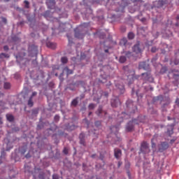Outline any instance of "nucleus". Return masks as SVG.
<instances>
[{
    "label": "nucleus",
    "instance_id": "423d86ee",
    "mask_svg": "<svg viewBox=\"0 0 179 179\" xmlns=\"http://www.w3.org/2000/svg\"><path fill=\"white\" fill-rule=\"evenodd\" d=\"M132 50L133 52H135L136 54H141V52H142V48H141V43L139 42H137L136 44L134 45Z\"/></svg>",
    "mask_w": 179,
    "mask_h": 179
},
{
    "label": "nucleus",
    "instance_id": "9d476101",
    "mask_svg": "<svg viewBox=\"0 0 179 179\" xmlns=\"http://www.w3.org/2000/svg\"><path fill=\"white\" fill-rule=\"evenodd\" d=\"M120 45H123L124 47L129 48V47H131V43H128V40H127L126 38H123L120 41Z\"/></svg>",
    "mask_w": 179,
    "mask_h": 179
},
{
    "label": "nucleus",
    "instance_id": "4468645a",
    "mask_svg": "<svg viewBox=\"0 0 179 179\" xmlns=\"http://www.w3.org/2000/svg\"><path fill=\"white\" fill-rule=\"evenodd\" d=\"M103 113L104 114V115H107V112L103 110V107L99 106L98 110L96 112V115H98V117H102L101 114Z\"/></svg>",
    "mask_w": 179,
    "mask_h": 179
},
{
    "label": "nucleus",
    "instance_id": "58836bf2",
    "mask_svg": "<svg viewBox=\"0 0 179 179\" xmlns=\"http://www.w3.org/2000/svg\"><path fill=\"white\" fill-rule=\"evenodd\" d=\"M68 39H69V44H72V43H73L72 41V39H71V38L69 37V36L67 35Z\"/></svg>",
    "mask_w": 179,
    "mask_h": 179
},
{
    "label": "nucleus",
    "instance_id": "ea45409f",
    "mask_svg": "<svg viewBox=\"0 0 179 179\" xmlns=\"http://www.w3.org/2000/svg\"><path fill=\"white\" fill-rule=\"evenodd\" d=\"M131 55H132V52H126V57H131Z\"/></svg>",
    "mask_w": 179,
    "mask_h": 179
},
{
    "label": "nucleus",
    "instance_id": "e2e57ef3",
    "mask_svg": "<svg viewBox=\"0 0 179 179\" xmlns=\"http://www.w3.org/2000/svg\"><path fill=\"white\" fill-rule=\"evenodd\" d=\"M176 19L177 20H179V15H177Z\"/></svg>",
    "mask_w": 179,
    "mask_h": 179
},
{
    "label": "nucleus",
    "instance_id": "6ab92c4d",
    "mask_svg": "<svg viewBox=\"0 0 179 179\" xmlns=\"http://www.w3.org/2000/svg\"><path fill=\"white\" fill-rule=\"evenodd\" d=\"M34 103L33 102V98L29 97V100H28V106L29 107H33Z\"/></svg>",
    "mask_w": 179,
    "mask_h": 179
},
{
    "label": "nucleus",
    "instance_id": "052dcab7",
    "mask_svg": "<svg viewBox=\"0 0 179 179\" xmlns=\"http://www.w3.org/2000/svg\"><path fill=\"white\" fill-rule=\"evenodd\" d=\"M171 143H174V140H171Z\"/></svg>",
    "mask_w": 179,
    "mask_h": 179
},
{
    "label": "nucleus",
    "instance_id": "0eeeda50",
    "mask_svg": "<svg viewBox=\"0 0 179 179\" xmlns=\"http://www.w3.org/2000/svg\"><path fill=\"white\" fill-rule=\"evenodd\" d=\"M138 69H144V71H148L149 69V64L146 62H141L138 64Z\"/></svg>",
    "mask_w": 179,
    "mask_h": 179
},
{
    "label": "nucleus",
    "instance_id": "5701e85b",
    "mask_svg": "<svg viewBox=\"0 0 179 179\" xmlns=\"http://www.w3.org/2000/svg\"><path fill=\"white\" fill-rule=\"evenodd\" d=\"M120 64H124V62H125L127 61V57H125V56H121L120 57Z\"/></svg>",
    "mask_w": 179,
    "mask_h": 179
},
{
    "label": "nucleus",
    "instance_id": "72a5a7b5",
    "mask_svg": "<svg viewBox=\"0 0 179 179\" xmlns=\"http://www.w3.org/2000/svg\"><path fill=\"white\" fill-rule=\"evenodd\" d=\"M54 119H55V121L56 122L59 121V116L58 115H56Z\"/></svg>",
    "mask_w": 179,
    "mask_h": 179
},
{
    "label": "nucleus",
    "instance_id": "3c124183",
    "mask_svg": "<svg viewBox=\"0 0 179 179\" xmlns=\"http://www.w3.org/2000/svg\"><path fill=\"white\" fill-rule=\"evenodd\" d=\"M13 40L14 41H17V38H16V36L13 37Z\"/></svg>",
    "mask_w": 179,
    "mask_h": 179
},
{
    "label": "nucleus",
    "instance_id": "aec40b11",
    "mask_svg": "<svg viewBox=\"0 0 179 179\" xmlns=\"http://www.w3.org/2000/svg\"><path fill=\"white\" fill-rule=\"evenodd\" d=\"M128 38L129 40H134V38H135V34L132 32H129L128 34Z\"/></svg>",
    "mask_w": 179,
    "mask_h": 179
},
{
    "label": "nucleus",
    "instance_id": "1a4fd4ad",
    "mask_svg": "<svg viewBox=\"0 0 179 179\" xmlns=\"http://www.w3.org/2000/svg\"><path fill=\"white\" fill-rule=\"evenodd\" d=\"M167 149H169V143L167 142H162L159 148V152H163Z\"/></svg>",
    "mask_w": 179,
    "mask_h": 179
},
{
    "label": "nucleus",
    "instance_id": "473e14b6",
    "mask_svg": "<svg viewBox=\"0 0 179 179\" xmlns=\"http://www.w3.org/2000/svg\"><path fill=\"white\" fill-rule=\"evenodd\" d=\"M80 139H85V134L81 133L79 136Z\"/></svg>",
    "mask_w": 179,
    "mask_h": 179
},
{
    "label": "nucleus",
    "instance_id": "774afa93",
    "mask_svg": "<svg viewBox=\"0 0 179 179\" xmlns=\"http://www.w3.org/2000/svg\"><path fill=\"white\" fill-rule=\"evenodd\" d=\"M55 76H58V73H55Z\"/></svg>",
    "mask_w": 179,
    "mask_h": 179
},
{
    "label": "nucleus",
    "instance_id": "0e129e2a",
    "mask_svg": "<svg viewBox=\"0 0 179 179\" xmlns=\"http://www.w3.org/2000/svg\"><path fill=\"white\" fill-rule=\"evenodd\" d=\"M105 52H108V49L105 50Z\"/></svg>",
    "mask_w": 179,
    "mask_h": 179
},
{
    "label": "nucleus",
    "instance_id": "79ce46f5",
    "mask_svg": "<svg viewBox=\"0 0 179 179\" xmlns=\"http://www.w3.org/2000/svg\"><path fill=\"white\" fill-rule=\"evenodd\" d=\"M49 14H50V11H46V12L44 13L45 17H47Z\"/></svg>",
    "mask_w": 179,
    "mask_h": 179
},
{
    "label": "nucleus",
    "instance_id": "c85d7f7f",
    "mask_svg": "<svg viewBox=\"0 0 179 179\" xmlns=\"http://www.w3.org/2000/svg\"><path fill=\"white\" fill-rule=\"evenodd\" d=\"M128 117H129V115L126 114L125 113H122V118H124V120H127V118H128Z\"/></svg>",
    "mask_w": 179,
    "mask_h": 179
},
{
    "label": "nucleus",
    "instance_id": "13d9d810",
    "mask_svg": "<svg viewBox=\"0 0 179 179\" xmlns=\"http://www.w3.org/2000/svg\"><path fill=\"white\" fill-rule=\"evenodd\" d=\"M25 157H26L27 159H29V157H30V156H29V154H27V155L25 156Z\"/></svg>",
    "mask_w": 179,
    "mask_h": 179
},
{
    "label": "nucleus",
    "instance_id": "39448f33",
    "mask_svg": "<svg viewBox=\"0 0 179 179\" xmlns=\"http://www.w3.org/2000/svg\"><path fill=\"white\" fill-rule=\"evenodd\" d=\"M111 106L113 108L118 107L121 105V101H120V98L117 96H115V98H113L110 101Z\"/></svg>",
    "mask_w": 179,
    "mask_h": 179
},
{
    "label": "nucleus",
    "instance_id": "f03ea898",
    "mask_svg": "<svg viewBox=\"0 0 179 179\" xmlns=\"http://www.w3.org/2000/svg\"><path fill=\"white\" fill-rule=\"evenodd\" d=\"M141 153H144L146 155L150 152V149H149V144L146 142H143L141 148Z\"/></svg>",
    "mask_w": 179,
    "mask_h": 179
},
{
    "label": "nucleus",
    "instance_id": "a211bd4d",
    "mask_svg": "<svg viewBox=\"0 0 179 179\" xmlns=\"http://www.w3.org/2000/svg\"><path fill=\"white\" fill-rule=\"evenodd\" d=\"M46 45L48 47V48H52V50H55L57 48V44L52 42H47Z\"/></svg>",
    "mask_w": 179,
    "mask_h": 179
},
{
    "label": "nucleus",
    "instance_id": "9b49d317",
    "mask_svg": "<svg viewBox=\"0 0 179 179\" xmlns=\"http://www.w3.org/2000/svg\"><path fill=\"white\" fill-rule=\"evenodd\" d=\"M173 129H174V124L168 125L166 134L167 135H169V136H171L173 135V134H174Z\"/></svg>",
    "mask_w": 179,
    "mask_h": 179
},
{
    "label": "nucleus",
    "instance_id": "393cba45",
    "mask_svg": "<svg viewBox=\"0 0 179 179\" xmlns=\"http://www.w3.org/2000/svg\"><path fill=\"white\" fill-rule=\"evenodd\" d=\"M62 64H66L68 62V58L66 57H63L61 59Z\"/></svg>",
    "mask_w": 179,
    "mask_h": 179
},
{
    "label": "nucleus",
    "instance_id": "a878e982",
    "mask_svg": "<svg viewBox=\"0 0 179 179\" xmlns=\"http://www.w3.org/2000/svg\"><path fill=\"white\" fill-rule=\"evenodd\" d=\"M95 107H96V105L94 103H90L88 108L89 110H94Z\"/></svg>",
    "mask_w": 179,
    "mask_h": 179
},
{
    "label": "nucleus",
    "instance_id": "cd10ccee",
    "mask_svg": "<svg viewBox=\"0 0 179 179\" xmlns=\"http://www.w3.org/2000/svg\"><path fill=\"white\" fill-rule=\"evenodd\" d=\"M80 143L83 146H86V143L85 142V138H80Z\"/></svg>",
    "mask_w": 179,
    "mask_h": 179
},
{
    "label": "nucleus",
    "instance_id": "c9c22d12",
    "mask_svg": "<svg viewBox=\"0 0 179 179\" xmlns=\"http://www.w3.org/2000/svg\"><path fill=\"white\" fill-rule=\"evenodd\" d=\"M63 152L64 153V155H68V148H64L63 150Z\"/></svg>",
    "mask_w": 179,
    "mask_h": 179
},
{
    "label": "nucleus",
    "instance_id": "69168bd1",
    "mask_svg": "<svg viewBox=\"0 0 179 179\" xmlns=\"http://www.w3.org/2000/svg\"><path fill=\"white\" fill-rule=\"evenodd\" d=\"M88 115H92V112H90Z\"/></svg>",
    "mask_w": 179,
    "mask_h": 179
},
{
    "label": "nucleus",
    "instance_id": "de8ad7c7",
    "mask_svg": "<svg viewBox=\"0 0 179 179\" xmlns=\"http://www.w3.org/2000/svg\"><path fill=\"white\" fill-rule=\"evenodd\" d=\"M122 164V162H119L117 164V167H121Z\"/></svg>",
    "mask_w": 179,
    "mask_h": 179
},
{
    "label": "nucleus",
    "instance_id": "2f4dec72",
    "mask_svg": "<svg viewBox=\"0 0 179 179\" xmlns=\"http://www.w3.org/2000/svg\"><path fill=\"white\" fill-rule=\"evenodd\" d=\"M95 125L96 127H100V125H101V122L100 121L95 122Z\"/></svg>",
    "mask_w": 179,
    "mask_h": 179
},
{
    "label": "nucleus",
    "instance_id": "f704fd0d",
    "mask_svg": "<svg viewBox=\"0 0 179 179\" xmlns=\"http://www.w3.org/2000/svg\"><path fill=\"white\" fill-rule=\"evenodd\" d=\"M151 142H152V148L156 149V144L153 143V139L151 141Z\"/></svg>",
    "mask_w": 179,
    "mask_h": 179
},
{
    "label": "nucleus",
    "instance_id": "f3484780",
    "mask_svg": "<svg viewBox=\"0 0 179 179\" xmlns=\"http://www.w3.org/2000/svg\"><path fill=\"white\" fill-rule=\"evenodd\" d=\"M6 117L7 121L9 122H13V121H15V116H13L12 114H7Z\"/></svg>",
    "mask_w": 179,
    "mask_h": 179
},
{
    "label": "nucleus",
    "instance_id": "bb28decb",
    "mask_svg": "<svg viewBox=\"0 0 179 179\" xmlns=\"http://www.w3.org/2000/svg\"><path fill=\"white\" fill-rule=\"evenodd\" d=\"M4 89H10V83H4Z\"/></svg>",
    "mask_w": 179,
    "mask_h": 179
},
{
    "label": "nucleus",
    "instance_id": "c756f323",
    "mask_svg": "<svg viewBox=\"0 0 179 179\" xmlns=\"http://www.w3.org/2000/svg\"><path fill=\"white\" fill-rule=\"evenodd\" d=\"M101 96H104V97H106L107 99V97H108V92H103L101 93Z\"/></svg>",
    "mask_w": 179,
    "mask_h": 179
},
{
    "label": "nucleus",
    "instance_id": "a18cd8bd",
    "mask_svg": "<svg viewBox=\"0 0 179 179\" xmlns=\"http://www.w3.org/2000/svg\"><path fill=\"white\" fill-rule=\"evenodd\" d=\"M38 178H40V179H44V175L40 174L39 176H38Z\"/></svg>",
    "mask_w": 179,
    "mask_h": 179
},
{
    "label": "nucleus",
    "instance_id": "4c0bfd02",
    "mask_svg": "<svg viewBox=\"0 0 179 179\" xmlns=\"http://www.w3.org/2000/svg\"><path fill=\"white\" fill-rule=\"evenodd\" d=\"M35 96H37V92H32V94L30 97H31V99H33V97H34Z\"/></svg>",
    "mask_w": 179,
    "mask_h": 179
},
{
    "label": "nucleus",
    "instance_id": "f257e3e1",
    "mask_svg": "<svg viewBox=\"0 0 179 179\" xmlns=\"http://www.w3.org/2000/svg\"><path fill=\"white\" fill-rule=\"evenodd\" d=\"M138 124H139V121L136 119H134L132 121L129 122L126 125L127 132H132V130L135 127V125Z\"/></svg>",
    "mask_w": 179,
    "mask_h": 179
},
{
    "label": "nucleus",
    "instance_id": "7c9ffc66",
    "mask_svg": "<svg viewBox=\"0 0 179 179\" xmlns=\"http://www.w3.org/2000/svg\"><path fill=\"white\" fill-rule=\"evenodd\" d=\"M52 179H59V176L57 174H53Z\"/></svg>",
    "mask_w": 179,
    "mask_h": 179
},
{
    "label": "nucleus",
    "instance_id": "6e6552de",
    "mask_svg": "<svg viewBox=\"0 0 179 179\" xmlns=\"http://www.w3.org/2000/svg\"><path fill=\"white\" fill-rule=\"evenodd\" d=\"M116 87L120 94H123V93L125 92V87L122 83L116 84Z\"/></svg>",
    "mask_w": 179,
    "mask_h": 179
},
{
    "label": "nucleus",
    "instance_id": "338daca9",
    "mask_svg": "<svg viewBox=\"0 0 179 179\" xmlns=\"http://www.w3.org/2000/svg\"><path fill=\"white\" fill-rule=\"evenodd\" d=\"M178 101H179V99H176V103H178Z\"/></svg>",
    "mask_w": 179,
    "mask_h": 179
},
{
    "label": "nucleus",
    "instance_id": "5fc2aeb1",
    "mask_svg": "<svg viewBox=\"0 0 179 179\" xmlns=\"http://www.w3.org/2000/svg\"><path fill=\"white\" fill-rule=\"evenodd\" d=\"M0 124H3L2 117H0Z\"/></svg>",
    "mask_w": 179,
    "mask_h": 179
},
{
    "label": "nucleus",
    "instance_id": "4be33fe9",
    "mask_svg": "<svg viewBox=\"0 0 179 179\" xmlns=\"http://www.w3.org/2000/svg\"><path fill=\"white\" fill-rule=\"evenodd\" d=\"M167 3V0H159L158 1V4L160 5V6H163L164 5H166Z\"/></svg>",
    "mask_w": 179,
    "mask_h": 179
},
{
    "label": "nucleus",
    "instance_id": "20e7f679",
    "mask_svg": "<svg viewBox=\"0 0 179 179\" xmlns=\"http://www.w3.org/2000/svg\"><path fill=\"white\" fill-rule=\"evenodd\" d=\"M75 37L76 38H83L85 37V32H83V30H80V28H76L75 29Z\"/></svg>",
    "mask_w": 179,
    "mask_h": 179
},
{
    "label": "nucleus",
    "instance_id": "8fccbe9b",
    "mask_svg": "<svg viewBox=\"0 0 179 179\" xmlns=\"http://www.w3.org/2000/svg\"><path fill=\"white\" fill-rule=\"evenodd\" d=\"M31 47L34 48H35L34 52H37V47H36V46H34V45H33V46H31Z\"/></svg>",
    "mask_w": 179,
    "mask_h": 179
},
{
    "label": "nucleus",
    "instance_id": "603ef678",
    "mask_svg": "<svg viewBox=\"0 0 179 179\" xmlns=\"http://www.w3.org/2000/svg\"><path fill=\"white\" fill-rule=\"evenodd\" d=\"M3 106V103L2 102V101H0V106Z\"/></svg>",
    "mask_w": 179,
    "mask_h": 179
},
{
    "label": "nucleus",
    "instance_id": "4d7b16f0",
    "mask_svg": "<svg viewBox=\"0 0 179 179\" xmlns=\"http://www.w3.org/2000/svg\"><path fill=\"white\" fill-rule=\"evenodd\" d=\"M85 56H84L83 55H81V59H83L85 58Z\"/></svg>",
    "mask_w": 179,
    "mask_h": 179
},
{
    "label": "nucleus",
    "instance_id": "864d4df0",
    "mask_svg": "<svg viewBox=\"0 0 179 179\" xmlns=\"http://www.w3.org/2000/svg\"><path fill=\"white\" fill-rule=\"evenodd\" d=\"M3 96V93L0 92V99Z\"/></svg>",
    "mask_w": 179,
    "mask_h": 179
},
{
    "label": "nucleus",
    "instance_id": "6e6d98bb",
    "mask_svg": "<svg viewBox=\"0 0 179 179\" xmlns=\"http://www.w3.org/2000/svg\"><path fill=\"white\" fill-rule=\"evenodd\" d=\"M3 22H4V23H6V18H3Z\"/></svg>",
    "mask_w": 179,
    "mask_h": 179
},
{
    "label": "nucleus",
    "instance_id": "412c9836",
    "mask_svg": "<svg viewBox=\"0 0 179 179\" xmlns=\"http://www.w3.org/2000/svg\"><path fill=\"white\" fill-rule=\"evenodd\" d=\"M78 98L74 99L72 101H71V106H73V107H76L78 106Z\"/></svg>",
    "mask_w": 179,
    "mask_h": 179
},
{
    "label": "nucleus",
    "instance_id": "49530a36",
    "mask_svg": "<svg viewBox=\"0 0 179 179\" xmlns=\"http://www.w3.org/2000/svg\"><path fill=\"white\" fill-rule=\"evenodd\" d=\"M96 156H97L96 154H93L91 155L92 159H96Z\"/></svg>",
    "mask_w": 179,
    "mask_h": 179
},
{
    "label": "nucleus",
    "instance_id": "37998d69",
    "mask_svg": "<svg viewBox=\"0 0 179 179\" xmlns=\"http://www.w3.org/2000/svg\"><path fill=\"white\" fill-rule=\"evenodd\" d=\"M3 50H4V51H8V50H9V47H8V45H5L3 47Z\"/></svg>",
    "mask_w": 179,
    "mask_h": 179
},
{
    "label": "nucleus",
    "instance_id": "7ed1b4c3",
    "mask_svg": "<svg viewBox=\"0 0 179 179\" xmlns=\"http://www.w3.org/2000/svg\"><path fill=\"white\" fill-rule=\"evenodd\" d=\"M141 75L143 76V79L145 82H150L152 83L155 80L150 73H143Z\"/></svg>",
    "mask_w": 179,
    "mask_h": 179
},
{
    "label": "nucleus",
    "instance_id": "2eb2a0df",
    "mask_svg": "<svg viewBox=\"0 0 179 179\" xmlns=\"http://www.w3.org/2000/svg\"><path fill=\"white\" fill-rule=\"evenodd\" d=\"M114 155L116 159H120V156L122 155V152L119 148H115L114 150Z\"/></svg>",
    "mask_w": 179,
    "mask_h": 179
},
{
    "label": "nucleus",
    "instance_id": "dca6fc26",
    "mask_svg": "<svg viewBox=\"0 0 179 179\" xmlns=\"http://www.w3.org/2000/svg\"><path fill=\"white\" fill-rule=\"evenodd\" d=\"M119 131H120V126L110 127V131L112 132V134H115V135H117Z\"/></svg>",
    "mask_w": 179,
    "mask_h": 179
},
{
    "label": "nucleus",
    "instance_id": "ddd939ff",
    "mask_svg": "<svg viewBox=\"0 0 179 179\" xmlns=\"http://www.w3.org/2000/svg\"><path fill=\"white\" fill-rule=\"evenodd\" d=\"M64 73H66V75H72L73 73V71L69 69L68 67H65L63 69V72L60 74L61 76H64Z\"/></svg>",
    "mask_w": 179,
    "mask_h": 179
},
{
    "label": "nucleus",
    "instance_id": "b1692460",
    "mask_svg": "<svg viewBox=\"0 0 179 179\" xmlns=\"http://www.w3.org/2000/svg\"><path fill=\"white\" fill-rule=\"evenodd\" d=\"M24 3L25 4L24 8H26V9L30 8V3L27 0H24Z\"/></svg>",
    "mask_w": 179,
    "mask_h": 179
},
{
    "label": "nucleus",
    "instance_id": "f8f14e48",
    "mask_svg": "<svg viewBox=\"0 0 179 179\" xmlns=\"http://www.w3.org/2000/svg\"><path fill=\"white\" fill-rule=\"evenodd\" d=\"M46 3L49 9H54L55 8V0H48Z\"/></svg>",
    "mask_w": 179,
    "mask_h": 179
},
{
    "label": "nucleus",
    "instance_id": "a19ab883",
    "mask_svg": "<svg viewBox=\"0 0 179 179\" xmlns=\"http://www.w3.org/2000/svg\"><path fill=\"white\" fill-rule=\"evenodd\" d=\"M2 57H8V55H6L5 53H1V54H0V58H2Z\"/></svg>",
    "mask_w": 179,
    "mask_h": 179
},
{
    "label": "nucleus",
    "instance_id": "680f3d73",
    "mask_svg": "<svg viewBox=\"0 0 179 179\" xmlns=\"http://www.w3.org/2000/svg\"><path fill=\"white\" fill-rule=\"evenodd\" d=\"M128 68V66L123 67V69L126 70Z\"/></svg>",
    "mask_w": 179,
    "mask_h": 179
},
{
    "label": "nucleus",
    "instance_id": "c03bdc74",
    "mask_svg": "<svg viewBox=\"0 0 179 179\" xmlns=\"http://www.w3.org/2000/svg\"><path fill=\"white\" fill-rule=\"evenodd\" d=\"M156 61H157V58H156V57L152 58V64H154L155 62H156Z\"/></svg>",
    "mask_w": 179,
    "mask_h": 179
},
{
    "label": "nucleus",
    "instance_id": "bf43d9fd",
    "mask_svg": "<svg viewBox=\"0 0 179 179\" xmlns=\"http://www.w3.org/2000/svg\"><path fill=\"white\" fill-rule=\"evenodd\" d=\"M72 60L73 61H76V57H72Z\"/></svg>",
    "mask_w": 179,
    "mask_h": 179
},
{
    "label": "nucleus",
    "instance_id": "09e8293b",
    "mask_svg": "<svg viewBox=\"0 0 179 179\" xmlns=\"http://www.w3.org/2000/svg\"><path fill=\"white\" fill-rule=\"evenodd\" d=\"M174 64H175V65H178L179 60H175Z\"/></svg>",
    "mask_w": 179,
    "mask_h": 179
},
{
    "label": "nucleus",
    "instance_id": "e433bc0d",
    "mask_svg": "<svg viewBox=\"0 0 179 179\" xmlns=\"http://www.w3.org/2000/svg\"><path fill=\"white\" fill-rule=\"evenodd\" d=\"M156 51H157V48H156V47L152 48L151 52H156Z\"/></svg>",
    "mask_w": 179,
    "mask_h": 179
}]
</instances>
